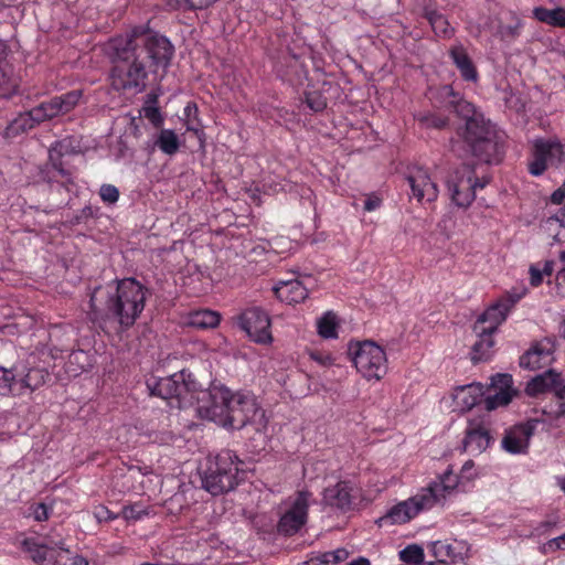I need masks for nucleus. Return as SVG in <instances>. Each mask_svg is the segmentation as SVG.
<instances>
[{
    "mask_svg": "<svg viewBox=\"0 0 565 565\" xmlns=\"http://www.w3.org/2000/svg\"><path fill=\"white\" fill-rule=\"evenodd\" d=\"M106 52L115 64L111 70L113 86L118 90L135 88L141 92L148 77L145 60H150L149 68L153 73L166 70L174 49L166 36L140 25L110 39Z\"/></svg>",
    "mask_w": 565,
    "mask_h": 565,
    "instance_id": "obj_1",
    "label": "nucleus"
},
{
    "mask_svg": "<svg viewBox=\"0 0 565 565\" xmlns=\"http://www.w3.org/2000/svg\"><path fill=\"white\" fill-rule=\"evenodd\" d=\"M149 295L135 278H124L94 289L90 295V319L108 335L130 329L141 316Z\"/></svg>",
    "mask_w": 565,
    "mask_h": 565,
    "instance_id": "obj_2",
    "label": "nucleus"
},
{
    "mask_svg": "<svg viewBox=\"0 0 565 565\" xmlns=\"http://www.w3.org/2000/svg\"><path fill=\"white\" fill-rule=\"evenodd\" d=\"M243 465L244 462L231 450H224L210 458L202 475L203 488L213 495L234 489L245 478Z\"/></svg>",
    "mask_w": 565,
    "mask_h": 565,
    "instance_id": "obj_3",
    "label": "nucleus"
},
{
    "mask_svg": "<svg viewBox=\"0 0 565 565\" xmlns=\"http://www.w3.org/2000/svg\"><path fill=\"white\" fill-rule=\"evenodd\" d=\"M22 547L38 565H88L84 557L64 546L61 536L28 537Z\"/></svg>",
    "mask_w": 565,
    "mask_h": 565,
    "instance_id": "obj_4",
    "label": "nucleus"
},
{
    "mask_svg": "<svg viewBox=\"0 0 565 565\" xmlns=\"http://www.w3.org/2000/svg\"><path fill=\"white\" fill-rule=\"evenodd\" d=\"M147 386L152 395L170 401L171 406L185 408L194 404L196 381L184 371L167 377L149 379Z\"/></svg>",
    "mask_w": 565,
    "mask_h": 565,
    "instance_id": "obj_5",
    "label": "nucleus"
},
{
    "mask_svg": "<svg viewBox=\"0 0 565 565\" xmlns=\"http://www.w3.org/2000/svg\"><path fill=\"white\" fill-rule=\"evenodd\" d=\"M462 136L473 156L480 161L487 163L497 161L498 141L495 132L492 125L484 119L481 113L467 120Z\"/></svg>",
    "mask_w": 565,
    "mask_h": 565,
    "instance_id": "obj_6",
    "label": "nucleus"
},
{
    "mask_svg": "<svg viewBox=\"0 0 565 565\" xmlns=\"http://www.w3.org/2000/svg\"><path fill=\"white\" fill-rule=\"evenodd\" d=\"M349 354L358 372L367 380H381L387 372V356L373 341L350 343Z\"/></svg>",
    "mask_w": 565,
    "mask_h": 565,
    "instance_id": "obj_7",
    "label": "nucleus"
},
{
    "mask_svg": "<svg viewBox=\"0 0 565 565\" xmlns=\"http://www.w3.org/2000/svg\"><path fill=\"white\" fill-rule=\"evenodd\" d=\"M233 395L234 393L223 385L213 384L207 390H203L199 387L196 382V392L194 394L196 412L200 417L222 425V417H225Z\"/></svg>",
    "mask_w": 565,
    "mask_h": 565,
    "instance_id": "obj_8",
    "label": "nucleus"
},
{
    "mask_svg": "<svg viewBox=\"0 0 565 565\" xmlns=\"http://www.w3.org/2000/svg\"><path fill=\"white\" fill-rule=\"evenodd\" d=\"M222 427L241 429L247 424H256L257 428L263 426L264 412L258 407L254 396L244 393H234L228 405L225 417L223 416Z\"/></svg>",
    "mask_w": 565,
    "mask_h": 565,
    "instance_id": "obj_9",
    "label": "nucleus"
},
{
    "mask_svg": "<svg viewBox=\"0 0 565 565\" xmlns=\"http://www.w3.org/2000/svg\"><path fill=\"white\" fill-rule=\"evenodd\" d=\"M238 328L255 343L268 345L273 342L271 321L268 313L260 307L244 309L235 318Z\"/></svg>",
    "mask_w": 565,
    "mask_h": 565,
    "instance_id": "obj_10",
    "label": "nucleus"
},
{
    "mask_svg": "<svg viewBox=\"0 0 565 565\" xmlns=\"http://www.w3.org/2000/svg\"><path fill=\"white\" fill-rule=\"evenodd\" d=\"M489 183V179L477 180L470 166H463L447 180V186L451 199L460 207L469 206L476 198V190L482 189Z\"/></svg>",
    "mask_w": 565,
    "mask_h": 565,
    "instance_id": "obj_11",
    "label": "nucleus"
},
{
    "mask_svg": "<svg viewBox=\"0 0 565 565\" xmlns=\"http://www.w3.org/2000/svg\"><path fill=\"white\" fill-rule=\"evenodd\" d=\"M311 502H313L312 493L308 490L298 491L294 498H290L278 522V531L285 535L297 533L307 522Z\"/></svg>",
    "mask_w": 565,
    "mask_h": 565,
    "instance_id": "obj_12",
    "label": "nucleus"
},
{
    "mask_svg": "<svg viewBox=\"0 0 565 565\" xmlns=\"http://www.w3.org/2000/svg\"><path fill=\"white\" fill-rule=\"evenodd\" d=\"M433 498L429 493L425 494L422 489L412 498L392 507L380 521L382 524H404L419 512L431 509L434 507Z\"/></svg>",
    "mask_w": 565,
    "mask_h": 565,
    "instance_id": "obj_13",
    "label": "nucleus"
},
{
    "mask_svg": "<svg viewBox=\"0 0 565 565\" xmlns=\"http://www.w3.org/2000/svg\"><path fill=\"white\" fill-rule=\"evenodd\" d=\"M563 153V146L557 139H533L527 164L529 172L534 177L542 175L546 171L548 163H552L554 159L561 160Z\"/></svg>",
    "mask_w": 565,
    "mask_h": 565,
    "instance_id": "obj_14",
    "label": "nucleus"
},
{
    "mask_svg": "<svg viewBox=\"0 0 565 565\" xmlns=\"http://www.w3.org/2000/svg\"><path fill=\"white\" fill-rule=\"evenodd\" d=\"M406 181L411 188V198L418 203H431L438 198V186L431 180L428 171L422 167H413L408 170Z\"/></svg>",
    "mask_w": 565,
    "mask_h": 565,
    "instance_id": "obj_15",
    "label": "nucleus"
},
{
    "mask_svg": "<svg viewBox=\"0 0 565 565\" xmlns=\"http://www.w3.org/2000/svg\"><path fill=\"white\" fill-rule=\"evenodd\" d=\"M527 292L524 285L512 288L507 295L500 298L494 305L490 306L483 312V320L491 321V327L500 326L508 317L513 306L520 301ZM482 321L478 324V330H482Z\"/></svg>",
    "mask_w": 565,
    "mask_h": 565,
    "instance_id": "obj_16",
    "label": "nucleus"
},
{
    "mask_svg": "<svg viewBox=\"0 0 565 565\" xmlns=\"http://www.w3.org/2000/svg\"><path fill=\"white\" fill-rule=\"evenodd\" d=\"M539 420H527L526 423L518 424L507 430L502 439V447L505 451L518 455L526 452L530 439L533 436Z\"/></svg>",
    "mask_w": 565,
    "mask_h": 565,
    "instance_id": "obj_17",
    "label": "nucleus"
},
{
    "mask_svg": "<svg viewBox=\"0 0 565 565\" xmlns=\"http://www.w3.org/2000/svg\"><path fill=\"white\" fill-rule=\"evenodd\" d=\"M456 490L465 491L466 489L459 478V473H455L451 467L447 468L437 481L423 489L425 494L429 493L434 497V507L444 504Z\"/></svg>",
    "mask_w": 565,
    "mask_h": 565,
    "instance_id": "obj_18",
    "label": "nucleus"
},
{
    "mask_svg": "<svg viewBox=\"0 0 565 565\" xmlns=\"http://www.w3.org/2000/svg\"><path fill=\"white\" fill-rule=\"evenodd\" d=\"M554 343L544 339L534 343L520 359V365L529 370L548 366L554 361Z\"/></svg>",
    "mask_w": 565,
    "mask_h": 565,
    "instance_id": "obj_19",
    "label": "nucleus"
},
{
    "mask_svg": "<svg viewBox=\"0 0 565 565\" xmlns=\"http://www.w3.org/2000/svg\"><path fill=\"white\" fill-rule=\"evenodd\" d=\"M468 545L465 541L440 540L433 542L430 551L435 558L445 565L448 562L461 561L468 553Z\"/></svg>",
    "mask_w": 565,
    "mask_h": 565,
    "instance_id": "obj_20",
    "label": "nucleus"
},
{
    "mask_svg": "<svg viewBox=\"0 0 565 565\" xmlns=\"http://www.w3.org/2000/svg\"><path fill=\"white\" fill-rule=\"evenodd\" d=\"M512 376L509 374H497L491 379V385L498 391L488 395L484 399L487 411H493L500 406L508 405L513 396Z\"/></svg>",
    "mask_w": 565,
    "mask_h": 565,
    "instance_id": "obj_21",
    "label": "nucleus"
},
{
    "mask_svg": "<svg viewBox=\"0 0 565 565\" xmlns=\"http://www.w3.org/2000/svg\"><path fill=\"white\" fill-rule=\"evenodd\" d=\"M17 374L15 391L17 395H22L28 391H34L45 383L49 373L41 367L25 369L23 365H14Z\"/></svg>",
    "mask_w": 565,
    "mask_h": 565,
    "instance_id": "obj_22",
    "label": "nucleus"
},
{
    "mask_svg": "<svg viewBox=\"0 0 565 565\" xmlns=\"http://www.w3.org/2000/svg\"><path fill=\"white\" fill-rule=\"evenodd\" d=\"M483 320V313L477 319L473 330L476 334L479 337V340L473 344L472 349V360L475 361H482L487 360L490 356L491 348L493 347V340L492 334L497 330L499 326H495L493 328L491 327V321L486 320L482 321V330H478V324Z\"/></svg>",
    "mask_w": 565,
    "mask_h": 565,
    "instance_id": "obj_23",
    "label": "nucleus"
},
{
    "mask_svg": "<svg viewBox=\"0 0 565 565\" xmlns=\"http://www.w3.org/2000/svg\"><path fill=\"white\" fill-rule=\"evenodd\" d=\"M483 395V386L479 383L458 386L452 394L455 409L459 412L470 411Z\"/></svg>",
    "mask_w": 565,
    "mask_h": 565,
    "instance_id": "obj_24",
    "label": "nucleus"
},
{
    "mask_svg": "<svg viewBox=\"0 0 565 565\" xmlns=\"http://www.w3.org/2000/svg\"><path fill=\"white\" fill-rule=\"evenodd\" d=\"M280 301L295 305L308 297V289L298 279L278 281L273 288Z\"/></svg>",
    "mask_w": 565,
    "mask_h": 565,
    "instance_id": "obj_25",
    "label": "nucleus"
},
{
    "mask_svg": "<svg viewBox=\"0 0 565 565\" xmlns=\"http://www.w3.org/2000/svg\"><path fill=\"white\" fill-rule=\"evenodd\" d=\"M352 488L349 482L340 481L323 492V502L332 508L347 511L352 505Z\"/></svg>",
    "mask_w": 565,
    "mask_h": 565,
    "instance_id": "obj_26",
    "label": "nucleus"
},
{
    "mask_svg": "<svg viewBox=\"0 0 565 565\" xmlns=\"http://www.w3.org/2000/svg\"><path fill=\"white\" fill-rule=\"evenodd\" d=\"M449 55L465 81L473 83L478 81V71L462 44L451 46Z\"/></svg>",
    "mask_w": 565,
    "mask_h": 565,
    "instance_id": "obj_27",
    "label": "nucleus"
},
{
    "mask_svg": "<svg viewBox=\"0 0 565 565\" xmlns=\"http://www.w3.org/2000/svg\"><path fill=\"white\" fill-rule=\"evenodd\" d=\"M490 441L491 437L484 427L471 426L467 429V435L463 440V448L470 454H481L489 447Z\"/></svg>",
    "mask_w": 565,
    "mask_h": 565,
    "instance_id": "obj_28",
    "label": "nucleus"
},
{
    "mask_svg": "<svg viewBox=\"0 0 565 565\" xmlns=\"http://www.w3.org/2000/svg\"><path fill=\"white\" fill-rule=\"evenodd\" d=\"M441 94L445 97L450 98L449 104L454 108V110L462 117L465 120V124L468 119H471L472 117L479 115L473 105L458 96L452 89L451 86L446 85L441 88Z\"/></svg>",
    "mask_w": 565,
    "mask_h": 565,
    "instance_id": "obj_29",
    "label": "nucleus"
},
{
    "mask_svg": "<svg viewBox=\"0 0 565 565\" xmlns=\"http://www.w3.org/2000/svg\"><path fill=\"white\" fill-rule=\"evenodd\" d=\"M556 376L555 370H547L546 372L533 377L525 387V392L530 396H537L546 392H553V382Z\"/></svg>",
    "mask_w": 565,
    "mask_h": 565,
    "instance_id": "obj_30",
    "label": "nucleus"
},
{
    "mask_svg": "<svg viewBox=\"0 0 565 565\" xmlns=\"http://www.w3.org/2000/svg\"><path fill=\"white\" fill-rule=\"evenodd\" d=\"M221 316L213 310L193 311L188 317V324L196 329H213L220 323Z\"/></svg>",
    "mask_w": 565,
    "mask_h": 565,
    "instance_id": "obj_31",
    "label": "nucleus"
},
{
    "mask_svg": "<svg viewBox=\"0 0 565 565\" xmlns=\"http://www.w3.org/2000/svg\"><path fill=\"white\" fill-rule=\"evenodd\" d=\"M533 15L540 22L546 23L552 26L564 28L565 26V9L555 8L546 9L543 7L534 8Z\"/></svg>",
    "mask_w": 565,
    "mask_h": 565,
    "instance_id": "obj_32",
    "label": "nucleus"
},
{
    "mask_svg": "<svg viewBox=\"0 0 565 565\" xmlns=\"http://www.w3.org/2000/svg\"><path fill=\"white\" fill-rule=\"evenodd\" d=\"M542 226L555 242H565V216L559 211L547 217Z\"/></svg>",
    "mask_w": 565,
    "mask_h": 565,
    "instance_id": "obj_33",
    "label": "nucleus"
},
{
    "mask_svg": "<svg viewBox=\"0 0 565 565\" xmlns=\"http://www.w3.org/2000/svg\"><path fill=\"white\" fill-rule=\"evenodd\" d=\"M154 146L158 147L163 153L173 156L180 148V140L178 135L172 129H162L157 136Z\"/></svg>",
    "mask_w": 565,
    "mask_h": 565,
    "instance_id": "obj_34",
    "label": "nucleus"
},
{
    "mask_svg": "<svg viewBox=\"0 0 565 565\" xmlns=\"http://www.w3.org/2000/svg\"><path fill=\"white\" fill-rule=\"evenodd\" d=\"M19 78L14 75L13 68L9 65L0 67V97L8 98L17 93Z\"/></svg>",
    "mask_w": 565,
    "mask_h": 565,
    "instance_id": "obj_35",
    "label": "nucleus"
},
{
    "mask_svg": "<svg viewBox=\"0 0 565 565\" xmlns=\"http://www.w3.org/2000/svg\"><path fill=\"white\" fill-rule=\"evenodd\" d=\"M317 330L320 337L324 339H335L338 337L337 316L328 311L317 321Z\"/></svg>",
    "mask_w": 565,
    "mask_h": 565,
    "instance_id": "obj_36",
    "label": "nucleus"
},
{
    "mask_svg": "<svg viewBox=\"0 0 565 565\" xmlns=\"http://www.w3.org/2000/svg\"><path fill=\"white\" fill-rule=\"evenodd\" d=\"M426 18L436 35L449 38L454 33L448 20L437 11H428Z\"/></svg>",
    "mask_w": 565,
    "mask_h": 565,
    "instance_id": "obj_37",
    "label": "nucleus"
},
{
    "mask_svg": "<svg viewBox=\"0 0 565 565\" xmlns=\"http://www.w3.org/2000/svg\"><path fill=\"white\" fill-rule=\"evenodd\" d=\"M90 366V359L86 351L76 350L68 355L67 371L74 375Z\"/></svg>",
    "mask_w": 565,
    "mask_h": 565,
    "instance_id": "obj_38",
    "label": "nucleus"
},
{
    "mask_svg": "<svg viewBox=\"0 0 565 565\" xmlns=\"http://www.w3.org/2000/svg\"><path fill=\"white\" fill-rule=\"evenodd\" d=\"M32 115L33 118L40 122L61 116L54 97L32 108Z\"/></svg>",
    "mask_w": 565,
    "mask_h": 565,
    "instance_id": "obj_39",
    "label": "nucleus"
},
{
    "mask_svg": "<svg viewBox=\"0 0 565 565\" xmlns=\"http://www.w3.org/2000/svg\"><path fill=\"white\" fill-rule=\"evenodd\" d=\"M82 98L81 90H72L61 96H55V103L57 105L60 115H65L72 111L79 103Z\"/></svg>",
    "mask_w": 565,
    "mask_h": 565,
    "instance_id": "obj_40",
    "label": "nucleus"
},
{
    "mask_svg": "<svg viewBox=\"0 0 565 565\" xmlns=\"http://www.w3.org/2000/svg\"><path fill=\"white\" fill-rule=\"evenodd\" d=\"M184 124L188 131L194 132L196 136L202 135V124L199 119V109L194 103H188L183 110Z\"/></svg>",
    "mask_w": 565,
    "mask_h": 565,
    "instance_id": "obj_41",
    "label": "nucleus"
},
{
    "mask_svg": "<svg viewBox=\"0 0 565 565\" xmlns=\"http://www.w3.org/2000/svg\"><path fill=\"white\" fill-rule=\"evenodd\" d=\"M15 383L17 374L14 366L12 369L0 367V395H17Z\"/></svg>",
    "mask_w": 565,
    "mask_h": 565,
    "instance_id": "obj_42",
    "label": "nucleus"
},
{
    "mask_svg": "<svg viewBox=\"0 0 565 565\" xmlns=\"http://www.w3.org/2000/svg\"><path fill=\"white\" fill-rule=\"evenodd\" d=\"M40 124V121L35 120L32 115V109L20 114L9 125V132L18 134L20 131H26L32 129L35 125Z\"/></svg>",
    "mask_w": 565,
    "mask_h": 565,
    "instance_id": "obj_43",
    "label": "nucleus"
},
{
    "mask_svg": "<svg viewBox=\"0 0 565 565\" xmlns=\"http://www.w3.org/2000/svg\"><path fill=\"white\" fill-rule=\"evenodd\" d=\"M349 552L345 548H337L334 551L319 553L316 559L319 564L331 565L347 561Z\"/></svg>",
    "mask_w": 565,
    "mask_h": 565,
    "instance_id": "obj_44",
    "label": "nucleus"
},
{
    "mask_svg": "<svg viewBox=\"0 0 565 565\" xmlns=\"http://www.w3.org/2000/svg\"><path fill=\"white\" fill-rule=\"evenodd\" d=\"M399 558L402 562L406 564L417 565L424 558L423 548L415 544L408 545L402 551H399Z\"/></svg>",
    "mask_w": 565,
    "mask_h": 565,
    "instance_id": "obj_45",
    "label": "nucleus"
},
{
    "mask_svg": "<svg viewBox=\"0 0 565 565\" xmlns=\"http://www.w3.org/2000/svg\"><path fill=\"white\" fill-rule=\"evenodd\" d=\"M49 157H50V163H51L52 168L54 169V171L64 181L71 182L72 181V172L70 170L64 169L62 162L58 159V153H57V150L55 147L50 150Z\"/></svg>",
    "mask_w": 565,
    "mask_h": 565,
    "instance_id": "obj_46",
    "label": "nucleus"
},
{
    "mask_svg": "<svg viewBox=\"0 0 565 565\" xmlns=\"http://www.w3.org/2000/svg\"><path fill=\"white\" fill-rule=\"evenodd\" d=\"M121 513L127 521H138L148 515V510L141 504L135 503L124 507Z\"/></svg>",
    "mask_w": 565,
    "mask_h": 565,
    "instance_id": "obj_47",
    "label": "nucleus"
},
{
    "mask_svg": "<svg viewBox=\"0 0 565 565\" xmlns=\"http://www.w3.org/2000/svg\"><path fill=\"white\" fill-rule=\"evenodd\" d=\"M478 473L475 467V462L472 460H467L462 465L459 472V478L466 490L469 487V484L476 479Z\"/></svg>",
    "mask_w": 565,
    "mask_h": 565,
    "instance_id": "obj_48",
    "label": "nucleus"
},
{
    "mask_svg": "<svg viewBox=\"0 0 565 565\" xmlns=\"http://www.w3.org/2000/svg\"><path fill=\"white\" fill-rule=\"evenodd\" d=\"M99 196L104 203L115 204L119 199V191L113 184H103L99 189Z\"/></svg>",
    "mask_w": 565,
    "mask_h": 565,
    "instance_id": "obj_49",
    "label": "nucleus"
},
{
    "mask_svg": "<svg viewBox=\"0 0 565 565\" xmlns=\"http://www.w3.org/2000/svg\"><path fill=\"white\" fill-rule=\"evenodd\" d=\"M557 524V518H551L537 523L531 531V536H543L551 533Z\"/></svg>",
    "mask_w": 565,
    "mask_h": 565,
    "instance_id": "obj_50",
    "label": "nucleus"
},
{
    "mask_svg": "<svg viewBox=\"0 0 565 565\" xmlns=\"http://www.w3.org/2000/svg\"><path fill=\"white\" fill-rule=\"evenodd\" d=\"M51 512L52 507H47L45 503H35L30 507V515L39 522L46 521L50 518Z\"/></svg>",
    "mask_w": 565,
    "mask_h": 565,
    "instance_id": "obj_51",
    "label": "nucleus"
},
{
    "mask_svg": "<svg viewBox=\"0 0 565 565\" xmlns=\"http://www.w3.org/2000/svg\"><path fill=\"white\" fill-rule=\"evenodd\" d=\"M156 99L152 100L151 105H147L143 107V116L156 127L162 125L163 118L160 114L159 108L154 105Z\"/></svg>",
    "mask_w": 565,
    "mask_h": 565,
    "instance_id": "obj_52",
    "label": "nucleus"
},
{
    "mask_svg": "<svg viewBox=\"0 0 565 565\" xmlns=\"http://www.w3.org/2000/svg\"><path fill=\"white\" fill-rule=\"evenodd\" d=\"M417 118L425 127L443 128L446 125V119L435 114L419 115Z\"/></svg>",
    "mask_w": 565,
    "mask_h": 565,
    "instance_id": "obj_53",
    "label": "nucleus"
},
{
    "mask_svg": "<svg viewBox=\"0 0 565 565\" xmlns=\"http://www.w3.org/2000/svg\"><path fill=\"white\" fill-rule=\"evenodd\" d=\"M559 550H565V533L557 537L548 540L546 543L542 545V551L546 554Z\"/></svg>",
    "mask_w": 565,
    "mask_h": 565,
    "instance_id": "obj_54",
    "label": "nucleus"
},
{
    "mask_svg": "<svg viewBox=\"0 0 565 565\" xmlns=\"http://www.w3.org/2000/svg\"><path fill=\"white\" fill-rule=\"evenodd\" d=\"M553 393L559 399L565 398V380L562 377V374L556 371V376L553 382Z\"/></svg>",
    "mask_w": 565,
    "mask_h": 565,
    "instance_id": "obj_55",
    "label": "nucleus"
},
{
    "mask_svg": "<svg viewBox=\"0 0 565 565\" xmlns=\"http://www.w3.org/2000/svg\"><path fill=\"white\" fill-rule=\"evenodd\" d=\"M94 515L98 522H107L117 519V515L104 505L97 507L94 511Z\"/></svg>",
    "mask_w": 565,
    "mask_h": 565,
    "instance_id": "obj_56",
    "label": "nucleus"
},
{
    "mask_svg": "<svg viewBox=\"0 0 565 565\" xmlns=\"http://www.w3.org/2000/svg\"><path fill=\"white\" fill-rule=\"evenodd\" d=\"M263 188H264L265 192L273 194V193H277L280 191H286L287 183H284L282 181L275 182V181L268 180V181L264 182Z\"/></svg>",
    "mask_w": 565,
    "mask_h": 565,
    "instance_id": "obj_57",
    "label": "nucleus"
},
{
    "mask_svg": "<svg viewBox=\"0 0 565 565\" xmlns=\"http://www.w3.org/2000/svg\"><path fill=\"white\" fill-rule=\"evenodd\" d=\"M306 100H307L308 106L315 111H320V110L324 109V107L327 105L326 100L323 98H321L319 96H315L312 94L307 95Z\"/></svg>",
    "mask_w": 565,
    "mask_h": 565,
    "instance_id": "obj_58",
    "label": "nucleus"
},
{
    "mask_svg": "<svg viewBox=\"0 0 565 565\" xmlns=\"http://www.w3.org/2000/svg\"><path fill=\"white\" fill-rule=\"evenodd\" d=\"M530 282L533 287H537L543 281V273L536 265H531L530 269Z\"/></svg>",
    "mask_w": 565,
    "mask_h": 565,
    "instance_id": "obj_59",
    "label": "nucleus"
},
{
    "mask_svg": "<svg viewBox=\"0 0 565 565\" xmlns=\"http://www.w3.org/2000/svg\"><path fill=\"white\" fill-rule=\"evenodd\" d=\"M382 204V200L381 198H379L377 195H369L366 198V200L364 201V210L366 212H372V211H375L377 210Z\"/></svg>",
    "mask_w": 565,
    "mask_h": 565,
    "instance_id": "obj_60",
    "label": "nucleus"
},
{
    "mask_svg": "<svg viewBox=\"0 0 565 565\" xmlns=\"http://www.w3.org/2000/svg\"><path fill=\"white\" fill-rule=\"evenodd\" d=\"M310 358L316 361L317 363L323 365V366H328V365H331L332 362H333V359L331 355L329 354H322V353H319V352H311L310 353Z\"/></svg>",
    "mask_w": 565,
    "mask_h": 565,
    "instance_id": "obj_61",
    "label": "nucleus"
},
{
    "mask_svg": "<svg viewBox=\"0 0 565 565\" xmlns=\"http://www.w3.org/2000/svg\"><path fill=\"white\" fill-rule=\"evenodd\" d=\"M556 282L559 288H565V267L556 274Z\"/></svg>",
    "mask_w": 565,
    "mask_h": 565,
    "instance_id": "obj_62",
    "label": "nucleus"
},
{
    "mask_svg": "<svg viewBox=\"0 0 565 565\" xmlns=\"http://www.w3.org/2000/svg\"><path fill=\"white\" fill-rule=\"evenodd\" d=\"M541 270H542L543 275L551 276L554 270V263L551 260L545 262V264Z\"/></svg>",
    "mask_w": 565,
    "mask_h": 565,
    "instance_id": "obj_63",
    "label": "nucleus"
},
{
    "mask_svg": "<svg viewBox=\"0 0 565 565\" xmlns=\"http://www.w3.org/2000/svg\"><path fill=\"white\" fill-rule=\"evenodd\" d=\"M348 565H370V562L366 558H364V557H360V558H358L355 561H352Z\"/></svg>",
    "mask_w": 565,
    "mask_h": 565,
    "instance_id": "obj_64",
    "label": "nucleus"
}]
</instances>
